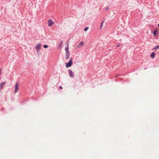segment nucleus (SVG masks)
I'll return each mask as SVG.
<instances>
[{"instance_id":"1","label":"nucleus","mask_w":159,"mask_h":159,"mask_svg":"<svg viewBox=\"0 0 159 159\" xmlns=\"http://www.w3.org/2000/svg\"><path fill=\"white\" fill-rule=\"evenodd\" d=\"M19 84L18 83L16 82V83L15 86V90H14V93H16L19 90Z\"/></svg>"},{"instance_id":"2","label":"nucleus","mask_w":159,"mask_h":159,"mask_svg":"<svg viewBox=\"0 0 159 159\" xmlns=\"http://www.w3.org/2000/svg\"><path fill=\"white\" fill-rule=\"evenodd\" d=\"M72 64V58H71L69 62L68 63H66V67H70Z\"/></svg>"},{"instance_id":"3","label":"nucleus","mask_w":159,"mask_h":159,"mask_svg":"<svg viewBox=\"0 0 159 159\" xmlns=\"http://www.w3.org/2000/svg\"><path fill=\"white\" fill-rule=\"evenodd\" d=\"M41 44L39 43H38L35 45V48L37 52L38 53L39 52V50L41 49Z\"/></svg>"},{"instance_id":"4","label":"nucleus","mask_w":159,"mask_h":159,"mask_svg":"<svg viewBox=\"0 0 159 159\" xmlns=\"http://www.w3.org/2000/svg\"><path fill=\"white\" fill-rule=\"evenodd\" d=\"M54 24V22L53 21L51 20L50 19L48 20V26L49 27H50L53 25Z\"/></svg>"},{"instance_id":"5","label":"nucleus","mask_w":159,"mask_h":159,"mask_svg":"<svg viewBox=\"0 0 159 159\" xmlns=\"http://www.w3.org/2000/svg\"><path fill=\"white\" fill-rule=\"evenodd\" d=\"M68 71L69 75L71 77H74V74L73 71L71 70H69Z\"/></svg>"},{"instance_id":"6","label":"nucleus","mask_w":159,"mask_h":159,"mask_svg":"<svg viewBox=\"0 0 159 159\" xmlns=\"http://www.w3.org/2000/svg\"><path fill=\"white\" fill-rule=\"evenodd\" d=\"M83 44H84V43L83 42H80L79 43V44L76 46V48H81V47H82L83 45Z\"/></svg>"},{"instance_id":"7","label":"nucleus","mask_w":159,"mask_h":159,"mask_svg":"<svg viewBox=\"0 0 159 159\" xmlns=\"http://www.w3.org/2000/svg\"><path fill=\"white\" fill-rule=\"evenodd\" d=\"M70 55V53H66L65 55V57L66 59L69 58Z\"/></svg>"},{"instance_id":"8","label":"nucleus","mask_w":159,"mask_h":159,"mask_svg":"<svg viewBox=\"0 0 159 159\" xmlns=\"http://www.w3.org/2000/svg\"><path fill=\"white\" fill-rule=\"evenodd\" d=\"M155 56V52H153L152 53V54L151 55L150 57L152 58H154Z\"/></svg>"},{"instance_id":"9","label":"nucleus","mask_w":159,"mask_h":159,"mask_svg":"<svg viewBox=\"0 0 159 159\" xmlns=\"http://www.w3.org/2000/svg\"><path fill=\"white\" fill-rule=\"evenodd\" d=\"M5 82H4L0 84V86L1 89H2V88L3 86L5 85Z\"/></svg>"},{"instance_id":"10","label":"nucleus","mask_w":159,"mask_h":159,"mask_svg":"<svg viewBox=\"0 0 159 159\" xmlns=\"http://www.w3.org/2000/svg\"><path fill=\"white\" fill-rule=\"evenodd\" d=\"M65 50L66 53H70V52L69 51V46H67L65 48Z\"/></svg>"},{"instance_id":"11","label":"nucleus","mask_w":159,"mask_h":159,"mask_svg":"<svg viewBox=\"0 0 159 159\" xmlns=\"http://www.w3.org/2000/svg\"><path fill=\"white\" fill-rule=\"evenodd\" d=\"M157 30H155L153 33V35L155 36L156 35V33H157Z\"/></svg>"},{"instance_id":"12","label":"nucleus","mask_w":159,"mask_h":159,"mask_svg":"<svg viewBox=\"0 0 159 159\" xmlns=\"http://www.w3.org/2000/svg\"><path fill=\"white\" fill-rule=\"evenodd\" d=\"M159 48V45H158V46H157L156 47L154 48L153 49L154 50H155V49H157L158 48Z\"/></svg>"},{"instance_id":"13","label":"nucleus","mask_w":159,"mask_h":159,"mask_svg":"<svg viewBox=\"0 0 159 159\" xmlns=\"http://www.w3.org/2000/svg\"><path fill=\"white\" fill-rule=\"evenodd\" d=\"M48 47V46L47 45H43V47L44 48H47Z\"/></svg>"},{"instance_id":"14","label":"nucleus","mask_w":159,"mask_h":159,"mask_svg":"<svg viewBox=\"0 0 159 159\" xmlns=\"http://www.w3.org/2000/svg\"><path fill=\"white\" fill-rule=\"evenodd\" d=\"M88 27H86L84 29V31H86V30H88Z\"/></svg>"},{"instance_id":"15","label":"nucleus","mask_w":159,"mask_h":159,"mask_svg":"<svg viewBox=\"0 0 159 159\" xmlns=\"http://www.w3.org/2000/svg\"><path fill=\"white\" fill-rule=\"evenodd\" d=\"M66 45H67V46H68V41H67L66 42Z\"/></svg>"},{"instance_id":"16","label":"nucleus","mask_w":159,"mask_h":159,"mask_svg":"<svg viewBox=\"0 0 159 159\" xmlns=\"http://www.w3.org/2000/svg\"><path fill=\"white\" fill-rule=\"evenodd\" d=\"M103 22H102L101 24V28H102V24H103Z\"/></svg>"},{"instance_id":"17","label":"nucleus","mask_w":159,"mask_h":159,"mask_svg":"<svg viewBox=\"0 0 159 159\" xmlns=\"http://www.w3.org/2000/svg\"><path fill=\"white\" fill-rule=\"evenodd\" d=\"M120 46V44H118L117 45V47H119Z\"/></svg>"},{"instance_id":"18","label":"nucleus","mask_w":159,"mask_h":159,"mask_svg":"<svg viewBox=\"0 0 159 159\" xmlns=\"http://www.w3.org/2000/svg\"><path fill=\"white\" fill-rule=\"evenodd\" d=\"M59 88L61 89H62V87L61 86H60Z\"/></svg>"},{"instance_id":"19","label":"nucleus","mask_w":159,"mask_h":159,"mask_svg":"<svg viewBox=\"0 0 159 159\" xmlns=\"http://www.w3.org/2000/svg\"><path fill=\"white\" fill-rule=\"evenodd\" d=\"M157 26H158L159 27V24H158V25H157Z\"/></svg>"},{"instance_id":"20","label":"nucleus","mask_w":159,"mask_h":159,"mask_svg":"<svg viewBox=\"0 0 159 159\" xmlns=\"http://www.w3.org/2000/svg\"><path fill=\"white\" fill-rule=\"evenodd\" d=\"M62 43V42H61V44Z\"/></svg>"},{"instance_id":"21","label":"nucleus","mask_w":159,"mask_h":159,"mask_svg":"<svg viewBox=\"0 0 159 159\" xmlns=\"http://www.w3.org/2000/svg\"><path fill=\"white\" fill-rule=\"evenodd\" d=\"M117 77V75H116V77Z\"/></svg>"}]
</instances>
